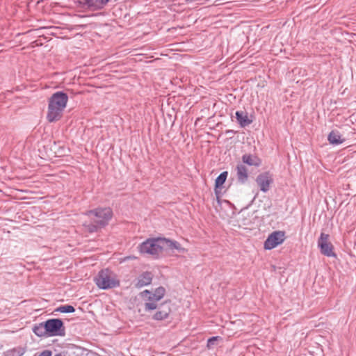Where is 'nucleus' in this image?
Listing matches in <instances>:
<instances>
[{
  "label": "nucleus",
  "instance_id": "nucleus-17",
  "mask_svg": "<svg viewBox=\"0 0 356 356\" xmlns=\"http://www.w3.org/2000/svg\"><path fill=\"white\" fill-rule=\"evenodd\" d=\"M242 161L249 165L259 166L261 163L260 160L256 156L252 154H244L242 156Z\"/></svg>",
  "mask_w": 356,
  "mask_h": 356
},
{
  "label": "nucleus",
  "instance_id": "nucleus-18",
  "mask_svg": "<svg viewBox=\"0 0 356 356\" xmlns=\"http://www.w3.org/2000/svg\"><path fill=\"white\" fill-rule=\"evenodd\" d=\"M327 139L330 143L333 145L341 144L345 140L341 138V136L338 131H332L329 134Z\"/></svg>",
  "mask_w": 356,
  "mask_h": 356
},
{
  "label": "nucleus",
  "instance_id": "nucleus-24",
  "mask_svg": "<svg viewBox=\"0 0 356 356\" xmlns=\"http://www.w3.org/2000/svg\"><path fill=\"white\" fill-rule=\"evenodd\" d=\"M119 286H120L119 280H117L113 277V288Z\"/></svg>",
  "mask_w": 356,
  "mask_h": 356
},
{
  "label": "nucleus",
  "instance_id": "nucleus-2",
  "mask_svg": "<svg viewBox=\"0 0 356 356\" xmlns=\"http://www.w3.org/2000/svg\"><path fill=\"white\" fill-rule=\"evenodd\" d=\"M90 221H86L83 226L85 230L92 233L98 228L104 227L108 224L111 218V209L110 208L97 209L94 211H90L88 213Z\"/></svg>",
  "mask_w": 356,
  "mask_h": 356
},
{
  "label": "nucleus",
  "instance_id": "nucleus-8",
  "mask_svg": "<svg viewBox=\"0 0 356 356\" xmlns=\"http://www.w3.org/2000/svg\"><path fill=\"white\" fill-rule=\"evenodd\" d=\"M165 250H168L171 252V254H175V251L179 254H184L187 252V250L181 246V245L173 240L167 239L164 238Z\"/></svg>",
  "mask_w": 356,
  "mask_h": 356
},
{
  "label": "nucleus",
  "instance_id": "nucleus-5",
  "mask_svg": "<svg viewBox=\"0 0 356 356\" xmlns=\"http://www.w3.org/2000/svg\"><path fill=\"white\" fill-rule=\"evenodd\" d=\"M285 240V234L282 231H275L271 233L264 242L266 250H272L282 244Z\"/></svg>",
  "mask_w": 356,
  "mask_h": 356
},
{
  "label": "nucleus",
  "instance_id": "nucleus-10",
  "mask_svg": "<svg viewBox=\"0 0 356 356\" xmlns=\"http://www.w3.org/2000/svg\"><path fill=\"white\" fill-rule=\"evenodd\" d=\"M165 293V289L162 287H158L155 289L154 293H152L149 290H145L140 293V296L142 297H146L147 296H149V298H153L154 300L159 301L161 300Z\"/></svg>",
  "mask_w": 356,
  "mask_h": 356
},
{
  "label": "nucleus",
  "instance_id": "nucleus-13",
  "mask_svg": "<svg viewBox=\"0 0 356 356\" xmlns=\"http://www.w3.org/2000/svg\"><path fill=\"white\" fill-rule=\"evenodd\" d=\"M236 118L242 127H245L252 123V120L249 119L248 113L245 111H236Z\"/></svg>",
  "mask_w": 356,
  "mask_h": 356
},
{
  "label": "nucleus",
  "instance_id": "nucleus-1",
  "mask_svg": "<svg viewBox=\"0 0 356 356\" xmlns=\"http://www.w3.org/2000/svg\"><path fill=\"white\" fill-rule=\"evenodd\" d=\"M68 101V96L62 91L54 93L49 99L47 119L49 122L59 120Z\"/></svg>",
  "mask_w": 356,
  "mask_h": 356
},
{
  "label": "nucleus",
  "instance_id": "nucleus-6",
  "mask_svg": "<svg viewBox=\"0 0 356 356\" xmlns=\"http://www.w3.org/2000/svg\"><path fill=\"white\" fill-rule=\"evenodd\" d=\"M318 246L320 248L321 252L327 257H335L334 252V247L329 241V234L321 233L318 241Z\"/></svg>",
  "mask_w": 356,
  "mask_h": 356
},
{
  "label": "nucleus",
  "instance_id": "nucleus-4",
  "mask_svg": "<svg viewBox=\"0 0 356 356\" xmlns=\"http://www.w3.org/2000/svg\"><path fill=\"white\" fill-rule=\"evenodd\" d=\"M45 322V327L47 328V335L49 337L64 336L65 327L63 322L60 318H51Z\"/></svg>",
  "mask_w": 356,
  "mask_h": 356
},
{
  "label": "nucleus",
  "instance_id": "nucleus-9",
  "mask_svg": "<svg viewBox=\"0 0 356 356\" xmlns=\"http://www.w3.org/2000/svg\"><path fill=\"white\" fill-rule=\"evenodd\" d=\"M256 182L261 191L267 192L273 182V179L268 173L266 172L258 175Z\"/></svg>",
  "mask_w": 356,
  "mask_h": 356
},
{
  "label": "nucleus",
  "instance_id": "nucleus-23",
  "mask_svg": "<svg viewBox=\"0 0 356 356\" xmlns=\"http://www.w3.org/2000/svg\"><path fill=\"white\" fill-rule=\"evenodd\" d=\"M218 340H222L220 337H213L208 339L207 346L209 349L212 348L215 345H216V342Z\"/></svg>",
  "mask_w": 356,
  "mask_h": 356
},
{
  "label": "nucleus",
  "instance_id": "nucleus-22",
  "mask_svg": "<svg viewBox=\"0 0 356 356\" xmlns=\"http://www.w3.org/2000/svg\"><path fill=\"white\" fill-rule=\"evenodd\" d=\"M24 353V350L20 348H13L7 351L6 356H22Z\"/></svg>",
  "mask_w": 356,
  "mask_h": 356
},
{
  "label": "nucleus",
  "instance_id": "nucleus-15",
  "mask_svg": "<svg viewBox=\"0 0 356 356\" xmlns=\"http://www.w3.org/2000/svg\"><path fill=\"white\" fill-rule=\"evenodd\" d=\"M238 179L241 183H245L248 179V170L246 167L242 164H239L236 167Z\"/></svg>",
  "mask_w": 356,
  "mask_h": 356
},
{
  "label": "nucleus",
  "instance_id": "nucleus-12",
  "mask_svg": "<svg viewBox=\"0 0 356 356\" xmlns=\"http://www.w3.org/2000/svg\"><path fill=\"white\" fill-rule=\"evenodd\" d=\"M170 313V308L168 305H161L158 307V311L154 314L153 318L156 321L166 319Z\"/></svg>",
  "mask_w": 356,
  "mask_h": 356
},
{
  "label": "nucleus",
  "instance_id": "nucleus-3",
  "mask_svg": "<svg viewBox=\"0 0 356 356\" xmlns=\"http://www.w3.org/2000/svg\"><path fill=\"white\" fill-rule=\"evenodd\" d=\"M140 254H148L154 259H158L165 250L164 238H150L138 247Z\"/></svg>",
  "mask_w": 356,
  "mask_h": 356
},
{
  "label": "nucleus",
  "instance_id": "nucleus-11",
  "mask_svg": "<svg viewBox=\"0 0 356 356\" xmlns=\"http://www.w3.org/2000/svg\"><path fill=\"white\" fill-rule=\"evenodd\" d=\"M152 281V275L149 272H145L140 275L135 283L136 288H142L151 284Z\"/></svg>",
  "mask_w": 356,
  "mask_h": 356
},
{
  "label": "nucleus",
  "instance_id": "nucleus-7",
  "mask_svg": "<svg viewBox=\"0 0 356 356\" xmlns=\"http://www.w3.org/2000/svg\"><path fill=\"white\" fill-rule=\"evenodd\" d=\"M97 286L102 289L111 287V271L108 269L102 270L95 279Z\"/></svg>",
  "mask_w": 356,
  "mask_h": 356
},
{
  "label": "nucleus",
  "instance_id": "nucleus-16",
  "mask_svg": "<svg viewBox=\"0 0 356 356\" xmlns=\"http://www.w3.org/2000/svg\"><path fill=\"white\" fill-rule=\"evenodd\" d=\"M33 332L35 335L40 337H47V331L45 327V322L40 323L38 325H34L33 327Z\"/></svg>",
  "mask_w": 356,
  "mask_h": 356
},
{
  "label": "nucleus",
  "instance_id": "nucleus-14",
  "mask_svg": "<svg viewBox=\"0 0 356 356\" xmlns=\"http://www.w3.org/2000/svg\"><path fill=\"white\" fill-rule=\"evenodd\" d=\"M109 0H85V4L90 10H98L102 8Z\"/></svg>",
  "mask_w": 356,
  "mask_h": 356
},
{
  "label": "nucleus",
  "instance_id": "nucleus-21",
  "mask_svg": "<svg viewBox=\"0 0 356 356\" xmlns=\"http://www.w3.org/2000/svg\"><path fill=\"white\" fill-rule=\"evenodd\" d=\"M74 311V307L70 305H61L55 309V312H58L60 313H72Z\"/></svg>",
  "mask_w": 356,
  "mask_h": 356
},
{
  "label": "nucleus",
  "instance_id": "nucleus-19",
  "mask_svg": "<svg viewBox=\"0 0 356 356\" xmlns=\"http://www.w3.org/2000/svg\"><path fill=\"white\" fill-rule=\"evenodd\" d=\"M143 298L146 300L144 304V309L145 312H151L158 308L156 304L158 300H154L153 298H149V296H148Z\"/></svg>",
  "mask_w": 356,
  "mask_h": 356
},
{
  "label": "nucleus",
  "instance_id": "nucleus-20",
  "mask_svg": "<svg viewBox=\"0 0 356 356\" xmlns=\"http://www.w3.org/2000/svg\"><path fill=\"white\" fill-rule=\"evenodd\" d=\"M228 172L227 171L222 172L220 174V175L216 178L215 181V193H218V189L222 186V184L225 182L226 179L227 177Z\"/></svg>",
  "mask_w": 356,
  "mask_h": 356
}]
</instances>
